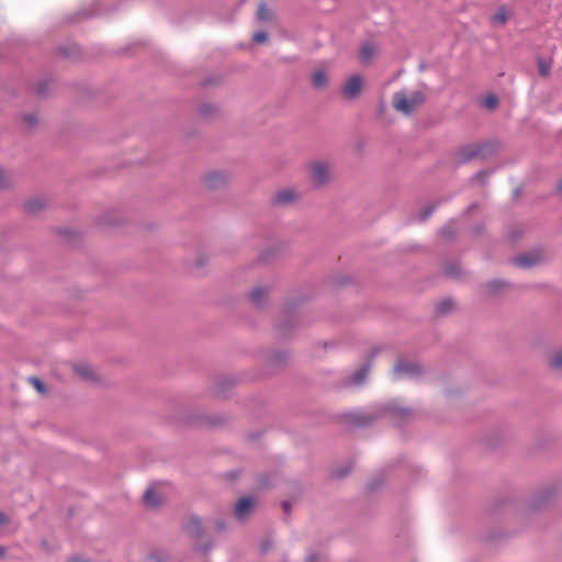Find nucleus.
Masks as SVG:
<instances>
[{"mask_svg": "<svg viewBox=\"0 0 562 562\" xmlns=\"http://www.w3.org/2000/svg\"><path fill=\"white\" fill-rule=\"evenodd\" d=\"M411 414V409L398 405L396 402L383 404L376 413L353 412L347 415L348 422L356 426H368L374 418L383 415L405 417Z\"/></svg>", "mask_w": 562, "mask_h": 562, "instance_id": "obj_1", "label": "nucleus"}, {"mask_svg": "<svg viewBox=\"0 0 562 562\" xmlns=\"http://www.w3.org/2000/svg\"><path fill=\"white\" fill-rule=\"evenodd\" d=\"M426 100L424 92L417 90L414 91L409 97L403 91H398L393 95V106L396 111L411 115L419 105Z\"/></svg>", "mask_w": 562, "mask_h": 562, "instance_id": "obj_2", "label": "nucleus"}, {"mask_svg": "<svg viewBox=\"0 0 562 562\" xmlns=\"http://www.w3.org/2000/svg\"><path fill=\"white\" fill-rule=\"evenodd\" d=\"M395 379H418L423 374V368L417 361L398 360L392 371Z\"/></svg>", "mask_w": 562, "mask_h": 562, "instance_id": "obj_3", "label": "nucleus"}, {"mask_svg": "<svg viewBox=\"0 0 562 562\" xmlns=\"http://www.w3.org/2000/svg\"><path fill=\"white\" fill-rule=\"evenodd\" d=\"M372 366V359L368 360L363 364H361L357 370H355L351 374L346 378V384L349 386H360L362 385L369 374L370 368Z\"/></svg>", "mask_w": 562, "mask_h": 562, "instance_id": "obj_4", "label": "nucleus"}, {"mask_svg": "<svg viewBox=\"0 0 562 562\" xmlns=\"http://www.w3.org/2000/svg\"><path fill=\"white\" fill-rule=\"evenodd\" d=\"M363 80L359 75L351 76L342 88L344 95L352 100L357 98L362 89Z\"/></svg>", "mask_w": 562, "mask_h": 562, "instance_id": "obj_5", "label": "nucleus"}, {"mask_svg": "<svg viewBox=\"0 0 562 562\" xmlns=\"http://www.w3.org/2000/svg\"><path fill=\"white\" fill-rule=\"evenodd\" d=\"M312 180L317 184H324L328 181L329 170L325 162L317 161L311 166Z\"/></svg>", "mask_w": 562, "mask_h": 562, "instance_id": "obj_6", "label": "nucleus"}, {"mask_svg": "<svg viewBox=\"0 0 562 562\" xmlns=\"http://www.w3.org/2000/svg\"><path fill=\"white\" fill-rule=\"evenodd\" d=\"M297 199H299L297 193L293 189L286 188V189H282V190H279L278 192H276V194L272 198V202L276 205L283 206V205H289V204L295 202Z\"/></svg>", "mask_w": 562, "mask_h": 562, "instance_id": "obj_7", "label": "nucleus"}, {"mask_svg": "<svg viewBox=\"0 0 562 562\" xmlns=\"http://www.w3.org/2000/svg\"><path fill=\"white\" fill-rule=\"evenodd\" d=\"M252 507H254V499L251 497H249V496L241 497L235 506L234 514L237 519H243L247 515L250 514Z\"/></svg>", "mask_w": 562, "mask_h": 562, "instance_id": "obj_8", "label": "nucleus"}, {"mask_svg": "<svg viewBox=\"0 0 562 562\" xmlns=\"http://www.w3.org/2000/svg\"><path fill=\"white\" fill-rule=\"evenodd\" d=\"M475 147L479 154V158L487 159L496 153L498 145L494 140H487L481 144H475Z\"/></svg>", "mask_w": 562, "mask_h": 562, "instance_id": "obj_9", "label": "nucleus"}, {"mask_svg": "<svg viewBox=\"0 0 562 562\" xmlns=\"http://www.w3.org/2000/svg\"><path fill=\"white\" fill-rule=\"evenodd\" d=\"M144 503L150 508H156L162 503V496L154 487H148L144 493Z\"/></svg>", "mask_w": 562, "mask_h": 562, "instance_id": "obj_10", "label": "nucleus"}, {"mask_svg": "<svg viewBox=\"0 0 562 562\" xmlns=\"http://www.w3.org/2000/svg\"><path fill=\"white\" fill-rule=\"evenodd\" d=\"M459 160L462 164H467L472 159L479 158V154L475 144L465 145L458 150Z\"/></svg>", "mask_w": 562, "mask_h": 562, "instance_id": "obj_11", "label": "nucleus"}, {"mask_svg": "<svg viewBox=\"0 0 562 562\" xmlns=\"http://www.w3.org/2000/svg\"><path fill=\"white\" fill-rule=\"evenodd\" d=\"M289 357V352L285 350H271L267 353V361L273 367H279L285 363Z\"/></svg>", "mask_w": 562, "mask_h": 562, "instance_id": "obj_12", "label": "nucleus"}, {"mask_svg": "<svg viewBox=\"0 0 562 562\" xmlns=\"http://www.w3.org/2000/svg\"><path fill=\"white\" fill-rule=\"evenodd\" d=\"M184 528L187 532L194 538L200 537L203 532L202 521L196 516L190 517Z\"/></svg>", "mask_w": 562, "mask_h": 562, "instance_id": "obj_13", "label": "nucleus"}, {"mask_svg": "<svg viewBox=\"0 0 562 562\" xmlns=\"http://www.w3.org/2000/svg\"><path fill=\"white\" fill-rule=\"evenodd\" d=\"M539 262V256L536 254H524L514 258V263L521 268H530Z\"/></svg>", "mask_w": 562, "mask_h": 562, "instance_id": "obj_14", "label": "nucleus"}, {"mask_svg": "<svg viewBox=\"0 0 562 562\" xmlns=\"http://www.w3.org/2000/svg\"><path fill=\"white\" fill-rule=\"evenodd\" d=\"M46 206L45 201L42 198H33L25 202V211L31 215H36L43 211Z\"/></svg>", "mask_w": 562, "mask_h": 562, "instance_id": "obj_15", "label": "nucleus"}, {"mask_svg": "<svg viewBox=\"0 0 562 562\" xmlns=\"http://www.w3.org/2000/svg\"><path fill=\"white\" fill-rule=\"evenodd\" d=\"M74 370L83 380L93 381L95 379L93 368L88 363H77L74 366Z\"/></svg>", "mask_w": 562, "mask_h": 562, "instance_id": "obj_16", "label": "nucleus"}, {"mask_svg": "<svg viewBox=\"0 0 562 562\" xmlns=\"http://www.w3.org/2000/svg\"><path fill=\"white\" fill-rule=\"evenodd\" d=\"M225 175L220 171H213L205 176L204 182L209 188H218L225 183Z\"/></svg>", "mask_w": 562, "mask_h": 562, "instance_id": "obj_17", "label": "nucleus"}, {"mask_svg": "<svg viewBox=\"0 0 562 562\" xmlns=\"http://www.w3.org/2000/svg\"><path fill=\"white\" fill-rule=\"evenodd\" d=\"M267 293H268V288L256 286L250 292V300L256 306L260 307L265 304Z\"/></svg>", "mask_w": 562, "mask_h": 562, "instance_id": "obj_18", "label": "nucleus"}, {"mask_svg": "<svg viewBox=\"0 0 562 562\" xmlns=\"http://www.w3.org/2000/svg\"><path fill=\"white\" fill-rule=\"evenodd\" d=\"M145 562H177L176 559L168 552L155 551L149 553Z\"/></svg>", "mask_w": 562, "mask_h": 562, "instance_id": "obj_19", "label": "nucleus"}, {"mask_svg": "<svg viewBox=\"0 0 562 562\" xmlns=\"http://www.w3.org/2000/svg\"><path fill=\"white\" fill-rule=\"evenodd\" d=\"M375 54V47L371 43L362 45L359 52V57L363 64H369Z\"/></svg>", "mask_w": 562, "mask_h": 562, "instance_id": "obj_20", "label": "nucleus"}, {"mask_svg": "<svg viewBox=\"0 0 562 562\" xmlns=\"http://www.w3.org/2000/svg\"><path fill=\"white\" fill-rule=\"evenodd\" d=\"M327 83V76L324 70L318 69L312 76V85L315 89H322Z\"/></svg>", "mask_w": 562, "mask_h": 562, "instance_id": "obj_21", "label": "nucleus"}, {"mask_svg": "<svg viewBox=\"0 0 562 562\" xmlns=\"http://www.w3.org/2000/svg\"><path fill=\"white\" fill-rule=\"evenodd\" d=\"M508 20V12L505 7L497 9L495 14L491 18V22L494 25H504Z\"/></svg>", "mask_w": 562, "mask_h": 562, "instance_id": "obj_22", "label": "nucleus"}, {"mask_svg": "<svg viewBox=\"0 0 562 562\" xmlns=\"http://www.w3.org/2000/svg\"><path fill=\"white\" fill-rule=\"evenodd\" d=\"M453 307V302L451 299H442L436 304V314L443 316L451 312Z\"/></svg>", "mask_w": 562, "mask_h": 562, "instance_id": "obj_23", "label": "nucleus"}, {"mask_svg": "<svg viewBox=\"0 0 562 562\" xmlns=\"http://www.w3.org/2000/svg\"><path fill=\"white\" fill-rule=\"evenodd\" d=\"M537 67H538L539 75L541 77H547L550 74V70H551L552 60L539 57L537 59Z\"/></svg>", "mask_w": 562, "mask_h": 562, "instance_id": "obj_24", "label": "nucleus"}, {"mask_svg": "<svg viewBox=\"0 0 562 562\" xmlns=\"http://www.w3.org/2000/svg\"><path fill=\"white\" fill-rule=\"evenodd\" d=\"M50 80L42 79L33 86V92L38 97H45L48 92Z\"/></svg>", "mask_w": 562, "mask_h": 562, "instance_id": "obj_25", "label": "nucleus"}, {"mask_svg": "<svg viewBox=\"0 0 562 562\" xmlns=\"http://www.w3.org/2000/svg\"><path fill=\"white\" fill-rule=\"evenodd\" d=\"M442 201L438 200L436 203L425 206L419 213V221L425 222L426 220H428L435 212V210L438 207V205H440Z\"/></svg>", "mask_w": 562, "mask_h": 562, "instance_id": "obj_26", "label": "nucleus"}, {"mask_svg": "<svg viewBox=\"0 0 562 562\" xmlns=\"http://www.w3.org/2000/svg\"><path fill=\"white\" fill-rule=\"evenodd\" d=\"M506 285L507 283L503 280L495 279L486 283V290L491 294H496Z\"/></svg>", "mask_w": 562, "mask_h": 562, "instance_id": "obj_27", "label": "nucleus"}, {"mask_svg": "<svg viewBox=\"0 0 562 562\" xmlns=\"http://www.w3.org/2000/svg\"><path fill=\"white\" fill-rule=\"evenodd\" d=\"M257 18L260 21H269L272 18L271 11L267 8L265 3H260L257 10Z\"/></svg>", "mask_w": 562, "mask_h": 562, "instance_id": "obj_28", "label": "nucleus"}, {"mask_svg": "<svg viewBox=\"0 0 562 562\" xmlns=\"http://www.w3.org/2000/svg\"><path fill=\"white\" fill-rule=\"evenodd\" d=\"M439 236L445 240H450L456 236V231L451 224H447L439 231Z\"/></svg>", "mask_w": 562, "mask_h": 562, "instance_id": "obj_29", "label": "nucleus"}, {"mask_svg": "<svg viewBox=\"0 0 562 562\" xmlns=\"http://www.w3.org/2000/svg\"><path fill=\"white\" fill-rule=\"evenodd\" d=\"M460 266L457 262H450L445 266V273L451 278H457L460 274Z\"/></svg>", "mask_w": 562, "mask_h": 562, "instance_id": "obj_30", "label": "nucleus"}, {"mask_svg": "<svg viewBox=\"0 0 562 562\" xmlns=\"http://www.w3.org/2000/svg\"><path fill=\"white\" fill-rule=\"evenodd\" d=\"M11 184L12 178L2 167H0V190L9 188Z\"/></svg>", "mask_w": 562, "mask_h": 562, "instance_id": "obj_31", "label": "nucleus"}, {"mask_svg": "<svg viewBox=\"0 0 562 562\" xmlns=\"http://www.w3.org/2000/svg\"><path fill=\"white\" fill-rule=\"evenodd\" d=\"M550 367L560 370L562 369V350H558L550 360Z\"/></svg>", "mask_w": 562, "mask_h": 562, "instance_id": "obj_32", "label": "nucleus"}, {"mask_svg": "<svg viewBox=\"0 0 562 562\" xmlns=\"http://www.w3.org/2000/svg\"><path fill=\"white\" fill-rule=\"evenodd\" d=\"M498 103V100L495 95L491 94V95H487L486 98H484L483 100V105L484 108L488 109V110H493L496 108Z\"/></svg>", "mask_w": 562, "mask_h": 562, "instance_id": "obj_33", "label": "nucleus"}, {"mask_svg": "<svg viewBox=\"0 0 562 562\" xmlns=\"http://www.w3.org/2000/svg\"><path fill=\"white\" fill-rule=\"evenodd\" d=\"M29 381L34 385V387L40 392V393H46L47 390H46V386L44 385V383L36 376H30L29 378Z\"/></svg>", "mask_w": 562, "mask_h": 562, "instance_id": "obj_34", "label": "nucleus"}, {"mask_svg": "<svg viewBox=\"0 0 562 562\" xmlns=\"http://www.w3.org/2000/svg\"><path fill=\"white\" fill-rule=\"evenodd\" d=\"M321 560L322 557L314 551H308L306 553L305 562H321Z\"/></svg>", "mask_w": 562, "mask_h": 562, "instance_id": "obj_35", "label": "nucleus"}, {"mask_svg": "<svg viewBox=\"0 0 562 562\" xmlns=\"http://www.w3.org/2000/svg\"><path fill=\"white\" fill-rule=\"evenodd\" d=\"M23 120L29 126H35L37 123V116L33 113L24 115Z\"/></svg>", "mask_w": 562, "mask_h": 562, "instance_id": "obj_36", "label": "nucleus"}, {"mask_svg": "<svg viewBox=\"0 0 562 562\" xmlns=\"http://www.w3.org/2000/svg\"><path fill=\"white\" fill-rule=\"evenodd\" d=\"M488 175H490V172H488V171H484V170H482V171L476 172V173L473 176L472 180H473V181H477V182H484V181H485V179L488 177Z\"/></svg>", "mask_w": 562, "mask_h": 562, "instance_id": "obj_37", "label": "nucleus"}, {"mask_svg": "<svg viewBox=\"0 0 562 562\" xmlns=\"http://www.w3.org/2000/svg\"><path fill=\"white\" fill-rule=\"evenodd\" d=\"M267 38H268V34L266 32H257L252 36V40L256 43H263L267 41Z\"/></svg>", "mask_w": 562, "mask_h": 562, "instance_id": "obj_38", "label": "nucleus"}, {"mask_svg": "<svg viewBox=\"0 0 562 562\" xmlns=\"http://www.w3.org/2000/svg\"><path fill=\"white\" fill-rule=\"evenodd\" d=\"M552 496V491L551 488H548V490H543L542 492L539 493V497L543 498L544 501H548L550 499Z\"/></svg>", "mask_w": 562, "mask_h": 562, "instance_id": "obj_39", "label": "nucleus"}, {"mask_svg": "<svg viewBox=\"0 0 562 562\" xmlns=\"http://www.w3.org/2000/svg\"><path fill=\"white\" fill-rule=\"evenodd\" d=\"M348 473H349L348 469L345 470V471L335 470L334 471V476L340 479V477L346 476Z\"/></svg>", "mask_w": 562, "mask_h": 562, "instance_id": "obj_40", "label": "nucleus"}, {"mask_svg": "<svg viewBox=\"0 0 562 562\" xmlns=\"http://www.w3.org/2000/svg\"><path fill=\"white\" fill-rule=\"evenodd\" d=\"M282 508H283L284 513L288 514L291 512L292 505L290 502L285 501L282 503Z\"/></svg>", "mask_w": 562, "mask_h": 562, "instance_id": "obj_41", "label": "nucleus"}, {"mask_svg": "<svg viewBox=\"0 0 562 562\" xmlns=\"http://www.w3.org/2000/svg\"><path fill=\"white\" fill-rule=\"evenodd\" d=\"M196 550H199V551H201V552L206 553V552H209V551L211 550V544H203V546H199V547L196 548Z\"/></svg>", "mask_w": 562, "mask_h": 562, "instance_id": "obj_42", "label": "nucleus"}, {"mask_svg": "<svg viewBox=\"0 0 562 562\" xmlns=\"http://www.w3.org/2000/svg\"><path fill=\"white\" fill-rule=\"evenodd\" d=\"M8 521H9L8 516L4 513L0 512V526Z\"/></svg>", "mask_w": 562, "mask_h": 562, "instance_id": "obj_43", "label": "nucleus"}, {"mask_svg": "<svg viewBox=\"0 0 562 562\" xmlns=\"http://www.w3.org/2000/svg\"><path fill=\"white\" fill-rule=\"evenodd\" d=\"M68 562H90V561L85 560V559H82V558H80V557H77V555H76V557L70 558V559L68 560Z\"/></svg>", "mask_w": 562, "mask_h": 562, "instance_id": "obj_44", "label": "nucleus"}, {"mask_svg": "<svg viewBox=\"0 0 562 562\" xmlns=\"http://www.w3.org/2000/svg\"><path fill=\"white\" fill-rule=\"evenodd\" d=\"M271 252H272L271 249L265 250L262 256H261V260H268L270 258Z\"/></svg>", "mask_w": 562, "mask_h": 562, "instance_id": "obj_45", "label": "nucleus"}, {"mask_svg": "<svg viewBox=\"0 0 562 562\" xmlns=\"http://www.w3.org/2000/svg\"><path fill=\"white\" fill-rule=\"evenodd\" d=\"M271 547V543L269 541H266L262 543L261 551L265 553L267 552Z\"/></svg>", "mask_w": 562, "mask_h": 562, "instance_id": "obj_46", "label": "nucleus"}, {"mask_svg": "<svg viewBox=\"0 0 562 562\" xmlns=\"http://www.w3.org/2000/svg\"><path fill=\"white\" fill-rule=\"evenodd\" d=\"M225 528H226V526H225L224 521L220 520V521L216 522V529L217 530L221 531V530H224Z\"/></svg>", "mask_w": 562, "mask_h": 562, "instance_id": "obj_47", "label": "nucleus"}, {"mask_svg": "<svg viewBox=\"0 0 562 562\" xmlns=\"http://www.w3.org/2000/svg\"><path fill=\"white\" fill-rule=\"evenodd\" d=\"M557 191L559 193H562V179L559 181L558 186H557Z\"/></svg>", "mask_w": 562, "mask_h": 562, "instance_id": "obj_48", "label": "nucleus"}, {"mask_svg": "<svg viewBox=\"0 0 562 562\" xmlns=\"http://www.w3.org/2000/svg\"><path fill=\"white\" fill-rule=\"evenodd\" d=\"M4 554H5V549L0 546V558L4 557Z\"/></svg>", "mask_w": 562, "mask_h": 562, "instance_id": "obj_49", "label": "nucleus"}, {"mask_svg": "<svg viewBox=\"0 0 562 562\" xmlns=\"http://www.w3.org/2000/svg\"><path fill=\"white\" fill-rule=\"evenodd\" d=\"M474 207H476V204H472V205H470V206L468 207V210H467V213H468V212H470L471 210H473Z\"/></svg>", "mask_w": 562, "mask_h": 562, "instance_id": "obj_50", "label": "nucleus"}, {"mask_svg": "<svg viewBox=\"0 0 562 562\" xmlns=\"http://www.w3.org/2000/svg\"><path fill=\"white\" fill-rule=\"evenodd\" d=\"M368 490L372 491V490H374V486L371 483H369L368 484Z\"/></svg>", "mask_w": 562, "mask_h": 562, "instance_id": "obj_51", "label": "nucleus"}, {"mask_svg": "<svg viewBox=\"0 0 562 562\" xmlns=\"http://www.w3.org/2000/svg\"><path fill=\"white\" fill-rule=\"evenodd\" d=\"M520 194V189H516L515 190V195H519Z\"/></svg>", "mask_w": 562, "mask_h": 562, "instance_id": "obj_52", "label": "nucleus"}]
</instances>
